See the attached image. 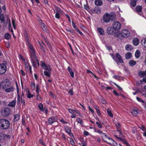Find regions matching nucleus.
Masks as SVG:
<instances>
[{
	"label": "nucleus",
	"instance_id": "51",
	"mask_svg": "<svg viewBox=\"0 0 146 146\" xmlns=\"http://www.w3.org/2000/svg\"><path fill=\"white\" fill-rule=\"evenodd\" d=\"M115 125L117 128V131H119V128L120 126V124L119 123H117L115 124Z\"/></svg>",
	"mask_w": 146,
	"mask_h": 146
},
{
	"label": "nucleus",
	"instance_id": "24",
	"mask_svg": "<svg viewBox=\"0 0 146 146\" xmlns=\"http://www.w3.org/2000/svg\"><path fill=\"white\" fill-rule=\"evenodd\" d=\"M103 139L105 141H106V140H105L106 139H108V140L110 138V137H109L107 135L106 133H104L103 134H102V136Z\"/></svg>",
	"mask_w": 146,
	"mask_h": 146
},
{
	"label": "nucleus",
	"instance_id": "37",
	"mask_svg": "<svg viewBox=\"0 0 146 146\" xmlns=\"http://www.w3.org/2000/svg\"><path fill=\"white\" fill-rule=\"evenodd\" d=\"M136 0H131V5L135 7L136 5Z\"/></svg>",
	"mask_w": 146,
	"mask_h": 146
},
{
	"label": "nucleus",
	"instance_id": "33",
	"mask_svg": "<svg viewBox=\"0 0 146 146\" xmlns=\"http://www.w3.org/2000/svg\"><path fill=\"white\" fill-rule=\"evenodd\" d=\"M132 56V54L130 52L127 53L125 55V58L126 59H129Z\"/></svg>",
	"mask_w": 146,
	"mask_h": 146
},
{
	"label": "nucleus",
	"instance_id": "1",
	"mask_svg": "<svg viewBox=\"0 0 146 146\" xmlns=\"http://www.w3.org/2000/svg\"><path fill=\"white\" fill-rule=\"evenodd\" d=\"M25 40L27 42V45L29 49L31 52V61L33 65L35 67H36L39 65V63L38 59L36 57L35 51L33 46L30 43V42L27 37V34L25 35Z\"/></svg>",
	"mask_w": 146,
	"mask_h": 146
},
{
	"label": "nucleus",
	"instance_id": "17",
	"mask_svg": "<svg viewBox=\"0 0 146 146\" xmlns=\"http://www.w3.org/2000/svg\"><path fill=\"white\" fill-rule=\"evenodd\" d=\"M133 43L135 46L138 45L139 43L138 39L137 38H134L133 40Z\"/></svg>",
	"mask_w": 146,
	"mask_h": 146
},
{
	"label": "nucleus",
	"instance_id": "47",
	"mask_svg": "<svg viewBox=\"0 0 146 146\" xmlns=\"http://www.w3.org/2000/svg\"><path fill=\"white\" fill-rule=\"evenodd\" d=\"M70 142L71 144L72 145V146H75V143L72 139H70Z\"/></svg>",
	"mask_w": 146,
	"mask_h": 146
},
{
	"label": "nucleus",
	"instance_id": "22",
	"mask_svg": "<svg viewBox=\"0 0 146 146\" xmlns=\"http://www.w3.org/2000/svg\"><path fill=\"white\" fill-rule=\"evenodd\" d=\"M97 31L99 33L100 35H104V32L103 30L101 28H98L97 29Z\"/></svg>",
	"mask_w": 146,
	"mask_h": 146
},
{
	"label": "nucleus",
	"instance_id": "38",
	"mask_svg": "<svg viewBox=\"0 0 146 146\" xmlns=\"http://www.w3.org/2000/svg\"><path fill=\"white\" fill-rule=\"evenodd\" d=\"M141 130L144 131L143 134L146 137V128H145L143 126H142L140 128Z\"/></svg>",
	"mask_w": 146,
	"mask_h": 146
},
{
	"label": "nucleus",
	"instance_id": "64",
	"mask_svg": "<svg viewBox=\"0 0 146 146\" xmlns=\"http://www.w3.org/2000/svg\"><path fill=\"white\" fill-rule=\"evenodd\" d=\"M140 93L142 94V96L146 98V93H143V92H141Z\"/></svg>",
	"mask_w": 146,
	"mask_h": 146
},
{
	"label": "nucleus",
	"instance_id": "4",
	"mask_svg": "<svg viewBox=\"0 0 146 146\" xmlns=\"http://www.w3.org/2000/svg\"><path fill=\"white\" fill-rule=\"evenodd\" d=\"M10 123L9 121L5 119H0V128L7 129L9 127Z\"/></svg>",
	"mask_w": 146,
	"mask_h": 146
},
{
	"label": "nucleus",
	"instance_id": "62",
	"mask_svg": "<svg viewBox=\"0 0 146 146\" xmlns=\"http://www.w3.org/2000/svg\"><path fill=\"white\" fill-rule=\"evenodd\" d=\"M87 73H91L92 75H93L96 78H97L96 76L94 75L92 73V72L90 71V70H87Z\"/></svg>",
	"mask_w": 146,
	"mask_h": 146
},
{
	"label": "nucleus",
	"instance_id": "11",
	"mask_svg": "<svg viewBox=\"0 0 146 146\" xmlns=\"http://www.w3.org/2000/svg\"><path fill=\"white\" fill-rule=\"evenodd\" d=\"M130 34L129 32L127 30L123 29L121 32V35L123 37H128Z\"/></svg>",
	"mask_w": 146,
	"mask_h": 146
},
{
	"label": "nucleus",
	"instance_id": "43",
	"mask_svg": "<svg viewBox=\"0 0 146 146\" xmlns=\"http://www.w3.org/2000/svg\"><path fill=\"white\" fill-rule=\"evenodd\" d=\"M5 38L7 39L10 38L11 36L8 33H6L5 35Z\"/></svg>",
	"mask_w": 146,
	"mask_h": 146
},
{
	"label": "nucleus",
	"instance_id": "8",
	"mask_svg": "<svg viewBox=\"0 0 146 146\" xmlns=\"http://www.w3.org/2000/svg\"><path fill=\"white\" fill-rule=\"evenodd\" d=\"M40 65L42 68L46 70H51L50 66L47 64H46L43 61L40 62Z\"/></svg>",
	"mask_w": 146,
	"mask_h": 146
},
{
	"label": "nucleus",
	"instance_id": "12",
	"mask_svg": "<svg viewBox=\"0 0 146 146\" xmlns=\"http://www.w3.org/2000/svg\"><path fill=\"white\" fill-rule=\"evenodd\" d=\"M107 33L109 35H112L115 32V30L111 27H110L107 28Z\"/></svg>",
	"mask_w": 146,
	"mask_h": 146
},
{
	"label": "nucleus",
	"instance_id": "28",
	"mask_svg": "<svg viewBox=\"0 0 146 146\" xmlns=\"http://www.w3.org/2000/svg\"><path fill=\"white\" fill-rule=\"evenodd\" d=\"M129 63L130 66H133L136 64V62L135 61L131 60L129 61Z\"/></svg>",
	"mask_w": 146,
	"mask_h": 146
},
{
	"label": "nucleus",
	"instance_id": "32",
	"mask_svg": "<svg viewBox=\"0 0 146 146\" xmlns=\"http://www.w3.org/2000/svg\"><path fill=\"white\" fill-rule=\"evenodd\" d=\"M107 112L108 115L111 117H113V115L111 111L109 109H108L107 110Z\"/></svg>",
	"mask_w": 146,
	"mask_h": 146
},
{
	"label": "nucleus",
	"instance_id": "20",
	"mask_svg": "<svg viewBox=\"0 0 146 146\" xmlns=\"http://www.w3.org/2000/svg\"><path fill=\"white\" fill-rule=\"evenodd\" d=\"M132 46L130 44H127L125 46V49L127 51H130L133 49Z\"/></svg>",
	"mask_w": 146,
	"mask_h": 146
},
{
	"label": "nucleus",
	"instance_id": "26",
	"mask_svg": "<svg viewBox=\"0 0 146 146\" xmlns=\"http://www.w3.org/2000/svg\"><path fill=\"white\" fill-rule=\"evenodd\" d=\"M40 26L41 27L42 29L44 31H46V26L44 25V24L42 23V21H41L40 22Z\"/></svg>",
	"mask_w": 146,
	"mask_h": 146
},
{
	"label": "nucleus",
	"instance_id": "45",
	"mask_svg": "<svg viewBox=\"0 0 146 146\" xmlns=\"http://www.w3.org/2000/svg\"><path fill=\"white\" fill-rule=\"evenodd\" d=\"M0 19L2 22L4 21L5 19L3 15L1 14L0 15Z\"/></svg>",
	"mask_w": 146,
	"mask_h": 146
},
{
	"label": "nucleus",
	"instance_id": "9",
	"mask_svg": "<svg viewBox=\"0 0 146 146\" xmlns=\"http://www.w3.org/2000/svg\"><path fill=\"white\" fill-rule=\"evenodd\" d=\"M7 70V67L3 63L0 64V74H4Z\"/></svg>",
	"mask_w": 146,
	"mask_h": 146
},
{
	"label": "nucleus",
	"instance_id": "18",
	"mask_svg": "<svg viewBox=\"0 0 146 146\" xmlns=\"http://www.w3.org/2000/svg\"><path fill=\"white\" fill-rule=\"evenodd\" d=\"M16 104V100H14L10 102L8 104V106L11 107H14Z\"/></svg>",
	"mask_w": 146,
	"mask_h": 146
},
{
	"label": "nucleus",
	"instance_id": "56",
	"mask_svg": "<svg viewBox=\"0 0 146 146\" xmlns=\"http://www.w3.org/2000/svg\"><path fill=\"white\" fill-rule=\"evenodd\" d=\"M123 0H115L114 2L116 3H120L122 2Z\"/></svg>",
	"mask_w": 146,
	"mask_h": 146
},
{
	"label": "nucleus",
	"instance_id": "48",
	"mask_svg": "<svg viewBox=\"0 0 146 146\" xmlns=\"http://www.w3.org/2000/svg\"><path fill=\"white\" fill-rule=\"evenodd\" d=\"M143 82L146 83V77L143 78L142 80H141L140 81V83L142 84H144Z\"/></svg>",
	"mask_w": 146,
	"mask_h": 146
},
{
	"label": "nucleus",
	"instance_id": "35",
	"mask_svg": "<svg viewBox=\"0 0 146 146\" xmlns=\"http://www.w3.org/2000/svg\"><path fill=\"white\" fill-rule=\"evenodd\" d=\"M80 140L81 142V144H82V146H86V145L87 144L86 141L82 138H81Z\"/></svg>",
	"mask_w": 146,
	"mask_h": 146
},
{
	"label": "nucleus",
	"instance_id": "60",
	"mask_svg": "<svg viewBox=\"0 0 146 146\" xmlns=\"http://www.w3.org/2000/svg\"><path fill=\"white\" fill-rule=\"evenodd\" d=\"M89 110L92 113H94V111L93 109H92L89 106H88Z\"/></svg>",
	"mask_w": 146,
	"mask_h": 146
},
{
	"label": "nucleus",
	"instance_id": "41",
	"mask_svg": "<svg viewBox=\"0 0 146 146\" xmlns=\"http://www.w3.org/2000/svg\"><path fill=\"white\" fill-rule=\"evenodd\" d=\"M142 10V8L140 6H137L136 7V10L137 11L140 12Z\"/></svg>",
	"mask_w": 146,
	"mask_h": 146
},
{
	"label": "nucleus",
	"instance_id": "31",
	"mask_svg": "<svg viewBox=\"0 0 146 146\" xmlns=\"http://www.w3.org/2000/svg\"><path fill=\"white\" fill-rule=\"evenodd\" d=\"M38 107L40 110L42 111H44V108H43V106L42 104L40 103L38 104Z\"/></svg>",
	"mask_w": 146,
	"mask_h": 146
},
{
	"label": "nucleus",
	"instance_id": "13",
	"mask_svg": "<svg viewBox=\"0 0 146 146\" xmlns=\"http://www.w3.org/2000/svg\"><path fill=\"white\" fill-rule=\"evenodd\" d=\"M108 140V141H106V142H107L108 144H110L111 145L114 146H117V144L116 142L111 138H110Z\"/></svg>",
	"mask_w": 146,
	"mask_h": 146
},
{
	"label": "nucleus",
	"instance_id": "44",
	"mask_svg": "<svg viewBox=\"0 0 146 146\" xmlns=\"http://www.w3.org/2000/svg\"><path fill=\"white\" fill-rule=\"evenodd\" d=\"M22 100V98H21V97L19 95H18L17 101L18 103H20Z\"/></svg>",
	"mask_w": 146,
	"mask_h": 146
},
{
	"label": "nucleus",
	"instance_id": "25",
	"mask_svg": "<svg viewBox=\"0 0 146 146\" xmlns=\"http://www.w3.org/2000/svg\"><path fill=\"white\" fill-rule=\"evenodd\" d=\"M51 71L48 70L44 71V75L47 77H50V75Z\"/></svg>",
	"mask_w": 146,
	"mask_h": 146
},
{
	"label": "nucleus",
	"instance_id": "16",
	"mask_svg": "<svg viewBox=\"0 0 146 146\" xmlns=\"http://www.w3.org/2000/svg\"><path fill=\"white\" fill-rule=\"evenodd\" d=\"M65 129L66 132L70 136L73 137V135L71 132V129L70 127L67 125L65 126Z\"/></svg>",
	"mask_w": 146,
	"mask_h": 146
},
{
	"label": "nucleus",
	"instance_id": "2",
	"mask_svg": "<svg viewBox=\"0 0 146 146\" xmlns=\"http://www.w3.org/2000/svg\"><path fill=\"white\" fill-rule=\"evenodd\" d=\"M2 88L6 92H9L14 90L13 86H11L10 82L6 80H4L2 82Z\"/></svg>",
	"mask_w": 146,
	"mask_h": 146
},
{
	"label": "nucleus",
	"instance_id": "55",
	"mask_svg": "<svg viewBox=\"0 0 146 146\" xmlns=\"http://www.w3.org/2000/svg\"><path fill=\"white\" fill-rule=\"evenodd\" d=\"M84 134L85 136H88L89 135V133L88 131H84Z\"/></svg>",
	"mask_w": 146,
	"mask_h": 146
},
{
	"label": "nucleus",
	"instance_id": "52",
	"mask_svg": "<svg viewBox=\"0 0 146 146\" xmlns=\"http://www.w3.org/2000/svg\"><path fill=\"white\" fill-rule=\"evenodd\" d=\"M72 27H74V28L75 30H76L77 29H78V28H77V27L76 26V25H75V24L74 23V22L73 21H72Z\"/></svg>",
	"mask_w": 146,
	"mask_h": 146
},
{
	"label": "nucleus",
	"instance_id": "57",
	"mask_svg": "<svg viewBox=\"0 0 146 146\" xmlns=\"http://www.w3.org/2000/svg\"><path fill=\"white\" fill-rule=\"evenodd\" d=\"M31 86L32 87H33V88H34L35 87V84L34 82H31Z\"/></svg>",
	"mask_w": 146,
	"mask_h": 146
},
{
	"label": "nucleus",
	"instance_id": "34",
	"mask_svg": "<svg viewBox=\"0 0 146 146\" xmlns=\"http://www.w3.org/2000/svg\"><path fill=\"white\" fill-rule=\"evenodd\" d=\"M20 116L19 114H16L15 115L14 118V121H17L19 119Z\"/></svg>",
	"mask_w": 146,
	"mask_h": 146
},
{
	"label": "nucleus",
	"instance_id": "54",
	"mask_svg": "<svg viewBox=\"0 0 146 146\" xmlns=\"http://www.w3.org/2000/svg\"><path fill=\"white\" fill-rule=\"evenodd\" d=\"M96 123L99 128H102V125L100 123H99L98 122H96Z\"/></svg>",
	"mask_w": 146,
	"mask_h": 146
},
{
	"label": "nucleus",
	"instance_id": "3",
	"mask_svg": "<svg viewBox=\"0 0 146 146\" xmlns=\"http://www.w3.org/2000/svg\"><path fill=\"white\" fill-rule=\"evenodd\" d=\"M115 18V15L114 13H111L108 14L106 13L103 15V21L106 23L109 22L110 20L112 21Z\"/></svg>",
	"mask_w": 146,
	"mask_h": 146
},
{
	"label": "nucleus",
	"instance_id": "30",
	"mask_svg": "<svg viewBox=\"0 0 146 146\" xmlns=\"http://www.w3.org/2000/svg\"><path fill=\"white\" fill-rule=\"evenodd\" d=\"M141 43L142 45L146 48V38L143 39L141 41Z\"/></svg>",
	"mask_w": 146,
	"mask_h": 146
},
{
	"label": "nucleus",
	"instance_id": "46",
	"mask_svg": "<svg viewBox=\"0 0 146 146\" xmlns=\"http://www.w3.org/2000/svg\"><path fill=\"white\" fill-rule=\"evenodd\" d=\"M136 99L139 102H141L143 103H144V101L141 99L140 98H139V97H136Z\"/></svg>",
	"mask_w": 146,
	"mask_h": 146
},
{
	"label": "nucleus",
	"instance_id": "7",
	"mask_svg": "<svg viewBox=\"0 0 146 146\" xmlns=\"http://www.w3.org/2000/svg\"><path fill=\"white\" fill-rule=\"evenodd\" d=\"M113 27L115 31H118L121 28V24L118 22H115L113 23Z\"/></svg>",
	"mask_w": 146,
	"mask_h": 146
},
{
	"label": "nucleus",
	"instance_id": "39",
	"mask_svg": "<svg viewBox=\"0 0 146 146\" xmlns=\"http://www.w3.org/2000/svg\"><path fill=\"white\" fill-rule=\"evenodd\" d=\"M76 121L78 123H79L81 125H82L83 124V122L82 120L80 118H78L76 119Z\"/></svg>",
	"mask_w": 146,
	"mask_h": 146
},
{
	"label": "nucleus",
	"instance_id": "42",
	"mask_svg": "<svg viewBox=\"0 0 146 146\" xmlns=\"http://www.w3.org/2000/svg\"><path fill=\"white\" fill-rule=\"evenodd\" d=\"M36 100L39 101H40L42 100V99L40 96L39 95V94H37Z\"/></svg>",
	"mask_w": 146,
	"mask_h": 146
},
{
	"label": "nucleus",
	"instance_id": "19",
	"mask_svg": "<svg viewBox=\"0 0 146 146\" xmlns=\"http://www.w3.org/2000/svg\"><path fill=\"white\" fill-rule=\"evenodd\" d=\"M26 95L27 97L29 98H31L34 96V95L31 94L29 90H27V91Z\"/></svg>",
	"mask_w": 146,
	"mask_h": 146
},
{
	"label": "nucleus",
	"instance_id": "58",
	"mask_svg": "<svg viewBox=\"0 0 146 146\" xmlns=\"http://www.w3.org/2000/svg\"><path fill=\"white\" fill-rule=\"evenodd\" d=\"M113 92L114 94L116 96L118 97L119 96V94L117 93L116 91H115V90H113Z\"/></svg>",
	"mask_w": 146,
	"mask_h": 146
},
{
	"label": "nucleus",
	"instance_id": "10",
	"mask_svg": "<svg viewBox=\"0 0 146 146\" xmlns=\"http://www.w3.org/2000/svg\"><path fill=\"white\" fill-rule=\"evenodd\" d=\"M91 12L92 13H95L99 14L102 12V10L99 7H96L94 9L91 10Z\"/></svg>",
	"mask_w": 146,
	"mask_h": 146
},
{
	"label": "nucleus",
	"instance_id": "15",
	"mask_svg": "<svg viewBox=\"0 0 146 146\" xmlns=\"http://www.w3.org/2000/svg\"><path fill=\"white\" fill-rule=\"evenodd\" d=\"M68 110L72 115H75L76 114H80L79 111L77 110L69 109Z\"/></svg>",
	"mask_w": 146,
	"mask_h": 146
},
{
	"label": "nucleus",
	"instance_id": "49",
	"mask_svg": "<svg viewBox=\"0 0 146 146\" xmlns=\"http://www.w3.org/2000/svg\"><path fill=\"white\" fill-rule=\"evenodd\" d=\"M12 23L14 29H15L16 26L15 25V21L13 19L12 20Z\"/></svg>",
	"mask_w": 146,
	"mask_h": 146
},
{
	"label": "nucleus",
	"instance_id": "53",
	"mask_svg": "<svg viewBox=\"0 0 146 146\" xmlns=\"http://www.w3.org/2000/svg\"><path fill=\"white\" fill-rule=\"evenodd\" d=\"M113 77L116 80H119V76L116 75L113 76Z\"/></svg>",
	"mask_w": 146,
	"mask_h": 146
},
{
	"label": "nucleus",
	"instance_id": "61",
	"mask_svg": "<svg viewBox=\"0 0 146 146\" xmlns=\"http://www.w3.org/2000/svg\"><path fill=\"white\" fill-rule=\"evenodd\" d=\"M97 132L100 134L101 136H102V134H103L104 133H103L102 131H101L100 130H98L97 131Z\"/></svg>",
	"mask_w": 146,
	"mask_h": 146
},
{
	"label": "nucleus",
	"instance_id": "6",
	"mask_svg": "<svg viewBox=\"0 0 146 146\" xmlns=\"http://www.w3.org/2000/svg\"><path fill=\"white\" fill-rule=\"evenodd\" d=\"M10 112V109L8 108H6L3 109L1 111V113L4 116H7L9 115Z\"/></svg>",
	"mask_w": 146,
	"mask_h": 146
},
{
	"label": "nucleus",
	"instance_id": "29",
	"mask_svg": "<svg viewBox=\"0 0 146 146\" xmlns=\"http://www.w3.org/2000/svg\"><path fill=\"white\" fill-rule=\"evenodd\" d=\"M139 75L141 77H144L146 76V70L145 71L140 72L139 73Z\"/></svg>",
	"mask_w": 146,
	"mask_h": 146
},
{
	"label": "nucleus",
	"instance_id": "14",
	"mask_svg": "<svg viewBox=\"0 0 146 146\" xmlns=\"http://www.w3.org/2000/svg\"><path fill=\"white\" fill-rule=\"evenodd\" d=\"M58 120L57 117H53L50 118L48 119V122L50 124H52L55 122H56Z\"/></svg>",
	"mask_w": 146,
	"mask_h": 146
},
{
	"label": "nucleus",
	"instance_id": "21",
	"mask_svg": "<svg viewBox=\"0 0 146 146\" xmlns=\"http://www.w3.org/2000/svg\"><path fill=\"white\" fill-rule=\"evenodd\" d=\"M7 22L9 24V31H10L13 34V36H14V35L13 34V29H12L11 28V25L10 23V20L8 18H7Z\"/></svg>",
	"mask_w": 146,
	"mask_h": 146
},
{
	"label": "nucleus",
	"instance_id": "63",
	"mask_svg": "<svg viewBox=\"0 0 146 146\" xmlns=\"http://www.w3.org/2000/svg\"><path fill=\"white\" fill-rule=\"evenodd\" d=\"M60 121L63 124H66L67 123V122L65 121L63 119H62L60 120Z\"/></svg>",
	"mask_w": 146,
	"mask_h": 146
},
{
	"label": "nucleus",
	"instance_id": "27",
	"mask_svg": "<svg viewBox=\"0 0 146 146\" xmlns=\"http://www.w3.org/2000/svg\"><path fill=\"white\" fill-rule=\"evenodd\" d=\"M141 53L139 50H137L135 52V56L136 58H138L140 56Z\"/></svg>",
	"mask_w": 146,
	"mask_h": 146
},
{
	"label": "nucleus",
	"instance_id": "59",
	"mask_svg": "<svg viewBox=\"0 0 146 146\" xmlns=\"http://www.w3.org/2000/svg\"><path fill=\"white\" fill-rule=\"evenodd\" d=\"M68 93L71 95H73V92L72 90H70L68 91Z\"/></svg>",
	"mask_w": 146,
	"mask_h": 146
},
{
	"label": "nucleus",
	"instance_id": "5",
	"mask_svg": "<svg viewBox=\"0 0 146 146\" xmlns=\"http://www.w3.org/2000/svg\"><path fill=\"white\" fill-rule=\"evenodd\" d=\"M112 55V58L115 61L117 64L119 63H123V60L121 56L118 53H116L115 56L114 57L111 54H110Z\"/></svg>",
	"mask_w": 146,
	"mask_h": 146
},
{
	"label": "nucleus",
	"instance_id": "50",
	"mask_svg": "<svg viewBox=\"0 0 146 146\" xmlns=\"http://www.w3.org/2000/svg\"><path fill=\"white\" fill-rule=\"evenodd\" d=\"M55 17L56 19H59L60 18V14L57 12L55 14Z\"/></svg>",
	"mask_w": 146,
	"mask_h": 146
},
{
	"label": "nucleus",
	"instance_id": "40",
	"mask_svg": "<svg viewBox=\"0 0 146 146\" xmlns=\"http://www.w3.org/2000/svg\"><path fill=\"white\" fill-rule=\"evenodd\" d=\"M40 89L38 85H37L36 87V92L37 94H39Z\"/></svg>",
	"mask_w": 146,
	"mask_h": 146
},
{
	"label": "nucleus",
	"instance_id": "23",
	"mask_svg": "<svg viewBox=\"0 0 146 146\" xmlns=\"http://www.w3.org/2000/svg\"><path fill=\"white\" fill-rule=\"evenodd\" d=\"M95 3L96 5L100 6L102 4V2L101 0H96Z\"/></svg>",
	"mask_w": 146,
	"mask_h": 146
},
{
	"label": "nucleus",
	"instance_id": "36",
	"mask_svg": "<svg viewBox=\"0 0 146 146\" xmlns=\"http://www.w3.org/2000/svg\"><path fill=\"white\" fill-rule=\"evenodd\" d=\"M131 113L133 116H135L137 115L138 113L137 111L133 110L132 111Z\"/></svg>",
	"mask_w": 146,
	"mask_h": 146
}]
</instances>
